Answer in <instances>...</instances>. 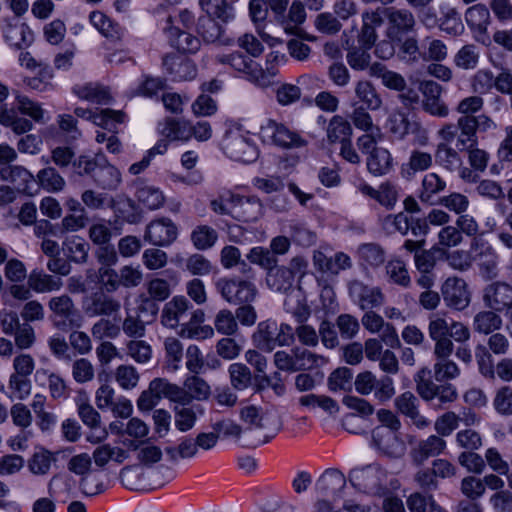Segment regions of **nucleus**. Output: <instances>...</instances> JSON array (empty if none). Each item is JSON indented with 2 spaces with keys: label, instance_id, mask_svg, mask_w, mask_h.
<instances>
[{
  "label": "nucleus",
  "instance_id": "1",
  "mask_svg": "<svg viewBox=\"0 0 512 512\" xmlns=\"http://www.w3.org/2000/svg\"><path fill=\"white\" fill-rule=\"evenodd\" d=\"M51 160L59 168L72 165V173L79 177H89L93 183L103 189L113 191L118 188L122 178L120 171L112 165L103 153L94 156L75 152L68 146H57L51 151Z\"/></svg>",
  "mask_w": 512,
  "mask_h": 512
},
{
  "label": "nucleus",
  "instance_id": "2",
  "mask_svg": "<svg viewBox=\"0 0 512 512\" xmlns=\"http://www.w3.org/2000/svg\"><path fill=\"white\" fill-rule=\"evenodd\" d=\"M256 348L270 353L276 347H288L294 342L292 327L288 324L263 321L252 335Z\"/></svg>",
  "mask_w": 512,
  "mask_h": 512
},
{
  "label": "nucleus",
  "instance_id": "3",
  "mask_svg": "<svg viewBox=\"0 0 512 512\" xmlns=\"http://www.w3.org/2000/svg\"><path fill=\"white\" fill-rule=\"evenodd\" d=\"M53 326L67 332L81 326V316L73 299L68 294L53 296L47 303Z\"/></svg>",
  "mask_w": 512,
  "mask_h": 512
},
{
  "label": "nucleus",
  "instance_id": "4",
  "mask_svg": "<svg viewBox=\"0 0 512 512\" xmlns=\"http://www.w3.org/2000/svg\"><path fill=\"white\" fill-rule=\"evenodd\" d=\"M215 287L222 298L232 305L252 303L258 293L254 283L237 278H220Z\"/></svg>",
  "mask_w": 512,
  "mask_h": 512
},
{
  "label": "nucleus",
  "instance_id": "5",
  "mask_svg": "<svg viewBox=\"0 0 512 512\" xmlns=\"http://www.w3.org/2000/svg\"><path fill=\"white\" fill-rule=\"evenodd\" d=\"M427 367L421 368L415 375L416 391L425 401L437 399L441 404L451 403L457 398V391L451 384H436L430 377Z\"/></svg>",
  "mask_w": 512,
  "mask_h": 512
},
{
  "label": "nucleus",
  "instance_id": "6",
  "mask_svg": "<svg viewBox=\"0 0 512 512\" xmlns=\"http://www.w3.org/2000/svg\"><path fill=\"white\" fill-rule=\"evenodd\" d=\"M260 136L264 142L284 149L300 148L307 144V141L299 133L274 120H268L261 126Z\"/></svg>",
  "mask_w": 512,
  "mask_h": 512
},
{
  "label": "nucleus",
  "instance_id": "7",
  "mask_svg": "<svg viewBox=\"0 0 512 512\" xmlns=\"http://www.w3.org/2000/svg\"><path fill=\"white\" fill-rule=\"evenodd\" d=\"M356 391L361 395H369L372 392L376 399L384 402L395 395L394 381L389 376L377 378L371 371L359 373L354 381Z\"/></svg>",
  "mask_w": 512,
  "mask_h": 512
},
{
  "label": "nucleus",
  "instance_id": "8",
  "mask_svg": "<svg viewBox=\"0 0 512 512\" xmlns=\"http://www.w3.org/2000/svg\"><path fill=\"white\" fill-rule=\"evenodd\" d=\"M387 18V36L391 40L400 41L403 36L413 33L416 27L414 14L406 8L388 7L381 9Z\"/></svg>",
  "mask_w": 512,
  "mask_h": 512
},
{
  "label": "nucleus",
  "instance_id": "9",
  "mask_svg": "<svg viewBox=\"0 0 512 512\" xmlns=\"http://www.w3.org/2000/svg\"><path fill=\"white\" fill-rule=\"evenodd\" d=\"M482 300L486 308L498 313L512 312V285L504 281H495L483 289Z\"/></svg>",
  "mask_w": 512,
  "mask_h": 512
},
{
  "label": "nucleus",
  "instance_id": "10",
  "mask_svg": "<svg viewBox=\"0 0 512 512\" xmlns=\"http://www.w3.org/2000/svg\"><path fill=\"white\" fill-rule=\"evenodd\" d=\"M386 471L377 465L353 469L349 479L353 486L368 493L378 492L386 481Z\"/></svg>",
  "mask_w": 512,
  "mask_h": 512
},
{
  "label": "nucleus",
  "instance_id": "11",
  "mask_svg": "<svg viewBox=\"0 0 512 512\" xmlns=\"http://www.w3.org/2000/svg\"><path fill=\"white\" fill-rule=\"evenodd\" d=\"M372 444L384 456L399 458L404 455L406 446L394 432L386 427H375L372 431Z\"/></svg>",
  "mask_w": 512,
  "mask_h": 512
},
{
  "label": "nucleus",
  "instance_id": "12",
  "mask_svg": "<svg viewBox=\"0 0 512 512\" xmlns=\"http://www.w3.org/2000/svg\"><path fill=\"white\" fill-rule=\"evenodd\" d=\"M464 19L475 39L487 44L489 42L487 31L492 20L489 8L483 3L473 4L466 9Z\"/></svg>",
  "mask_w": 512,
  "mask_h": 512
},
{
  "label": "nucleus",
  "instance_id": "13",
  "mask_svg": "<svg viewBox=\"0 0 512 512\" xmlns=\"http://www.w3.org/2000/svg\"><path fill=\"white\" fill-rule=\"evenodd\" d=\"M419 91L422 93V108L425 112L436 117H446L449 113L447 105L442 101L443 88L432 80H423L419 83Z\"/></svg>",
  "mask_w": 512,
  "mask_h": 512
},
{
  "label": "nucleus",
  "instance_id": "14",
  "mask_svg": "<svg viewBox=\"0 0 512 512\" xmlns=\"http://www.w3.org/2000/svg\"><path fill=\"white\" fill-rule=\"evenodd\" d=\"M217 60L221 64H227L234 70L246 74L248 78L258 85H266L267 79L257 63L240 52H233L227 55H219Z\"/></svg>",
  "mask_w": 512,
  "mask_h": 512
},
{
  "label": "nucleus",
  "instance_id": "15",
  "mask_svg": "<svg viewBox=\"0 0 512 512\" xmlns=\"http://www.w3.org/2000/svg\"><path fill=\"white\" fill-rule=\"evenodd\" d=\"M225 150L231 158L245 163L253 162L258 157L257 147L247 136L238 132L226 134Z\"/></svg>",
  "mask_w": 512,
  "mask_h": 512
},
{
  "label": "nucleus",
  "instance_id": "16",
  "mask_svg": "<svg viewBox=\"0 0 512 512\" xmlns=\"http://www.w3.org/2000/svg\"><path fill=\"white\" fill-rule=\"evenodd\" d=\"M190 302L183 296H175L168 301L161 311V324L169 329L183 327L188 318Z\"/></svg>",
  "mask_w": 512,
  "mask_h": 512
},
{
  "label": "nucleus",
  "instance_id": "17",
  "mask_svg": "<svg viewBox=\"0 0 512 512\" xmlns=\"http://www.w3.org/2000/svg\"><path fill=\"white\" fill-rule=\"evenodd\" d=\"M177 238V227L168 218L150 222L144 234V240L154 246H169Z\"/></svg>",
  "mask_w": 512,
  "mask_h": 512
},
{
  "label": "nucleus",
  "instance_id": "18",
  "mask_svg": "<svg viewBox=\"0 0 512 512\" xmlns=\"http://www.w3.org/2000/svg\"><path fill=\"white\" fill-rule=\"evenodd\" d=\"M443 299L448 307L462 310L468 306L470 295L465 281L458 277H449L441 286Z\"/></svg>",
  "mask_w": 512,
  "mask_h": 512
},
{
  "label": "nucleus",
  "instance_id": "19",
  "mask_svg": "<svg viewBox=\"0 0 512 512\" xmlns=\"http://www.w3.org/2000/svg\"><path fill=\"white\" fill-rule=\"evenodd\" d=\"M349 294L362 310H372L384 302V295L378 287H369L354 280L349 284Z\"/></svg>",
  "mask_w": 512,
  "mask_h": 512
},
{
  "label": "nucleus",
  "instance_id": "20",
  "mask_svg": "<svg viewBox=\"0 0 512 512\" xmlns=\"http://www.w3.org/2000/svg\"><path fill=\"white\" fill-rule=\"evenodd\" d=\"M446 448V441L438 435L420 440L410 451L412 463L422 466L429 458L440 455Z\"/></svg>",
  "mask_w": 512,
  "mask_h": 512
},
{
  "label": "nucleus",
  "instance_id": "21",
  "mask_svg": "<svg viewBox=\"0 0 512 512\" xmlns=\"http://www.w3.org/2000/svg\"><path fill=\"white\" fill-rule=\"evenodd\" d=\"M83 309L90 317L111 316L121 309V302L104 293H94L83 302Z\"/></svg>",
  "mask_w": 512,
  "mask_h": 512
},
{
  "label": "nucleus",
  "instance_id": "22",
  "mask_svg": "<svg viewBox=\"0 0 512 512\" xmlns=\"http://www.w3.org/2000/svg\"><path fill=\"white\" fill-rule=\"evenodd\" d=\"M381 8H376L371 11H364L361 15L362 26L358 34V42L366 48H372L377 39V28L381 27L384 23Z\"/></svg>",
  "mask_w": 512,
  "mask_h": 512
},
{
  "label": "nucleus",
  "instance_id": "23",
  "mask_svg": "<svg viewBox=\"0 0 512 512\" xmlns=\"http://www.w3.org/2000/svg\"><path fill=\"white\" fill-rule=\"evenodd\" d=\"M395 406L397 410L408 417L412 424L418 429H425L430 421L422 415L418 409V399L412 392H404L396 397Z\"/></svg>",
  "mask_w": 512,
  "mask_h": 512
},
{
  "label": "nucleus",
  "instance_id": "24",
  "mask_svg": "<svg viewBox=\"0 0 512 512\" xmlns=\"http://www.w3.org/2000/svg\"><path fill=\"white\" fill-rule=\"evenodd\" d=\"M151 390L157 395L159 400L167 398L170 401L187 405L191 403V397L181 386L171 383L165 378H155L150 383Z\"/></svg>",
  "mask_w": 512,
  "mask_h": 512
},
{
  "label": "nucleus",
  "instance_id": "25",
  "mask_svg": "<svg viewBox=\"0 0 512 512\" xmlns=\"http://www.w3.org/2000/svg\"><path fill=\"white\" fill-rule=\"evenodd\" d=\"M355 97L362 106L371 111L379 110L383 105V100L377 92L375 86L368 80L362 79L355 83Z\"/></svg>",
  "mask_w": 512,
  "mask_h": 512
},
{
  "label": "nucleus",
  "instance_id": "26",
  "mask_svg": "<svg viewBox=\"0 0 512 512\" xmlns=\"http://www.w3.org/2000/svg\"><path fill=\"white\" fill-rule=\"evenodd\" d=\"M172 18L168 17L167 23L170 24ZM165 31L169 37L170 43L177 50L184 53H194L199 49L200 42L198 38L190 33L180 31L179 28L168 25Z\"/></svg>",
  "mask_w": 512,
  "mask_h": 512
},
{
  "label": "nucleus",
  "instance_id": "27",
  "mask_svg": "<svg viewBox=\"0 0 512 512\" xmlns=\"http://www.w3.org/2000/svg\"><path fill=\"white\" fill-rule=\"evenodd\" d=\"M503 326V320L498 312L488 309L478 312L473 318V329L483 335H491L499 331Z\"/></svg>",
  "mask_w": 512,
  "mask_h": 512
},
{
  "label": "nucleus",
  "instance_id": "28",
  "mask_svg": "<svg viewBox=\"0 0 512 512\" xmlns=\"http://www.w3.org/2000/svg\"><path fill=\"white\" fill-rule=\"evenodd\" d=\"M163 64L175 80L186 81L196 76V67L188 59L177 56H166Z\"/></svg>",
  "mask_w": 512,
  "mask_h": 512
},
{
  "label": "nucleus",
  "instance_id": "29",
  "mask_svg": "<svg viewBox=\"0 0 512 512\" xmlns=\"http://www.w3.org/2000/svg\"><path fill=\"white\" fill-rule=\"evenodd\" d=\"M28 286L36 293H50L60 290L63 281L43 271L33 270L28 276Z\"/></svg>",
  "mask_w": 512,
  "mask_h": 512
},
{
  "label": "nucleus",
  "instance_id": "30",
  "mask_svg": "<svg viewBox=\"0 0 512 512\" xmlns=\"http://www.w3.org/2000/svg\"><path fill=\"white\" fill-rule=\"evenodd\" d=\"M367 169L374 176H383L393 168V158L386 148L379 147L371 150L367 157Z\"/></svg>",
  "mask_w": 512,
  "mask_h": 512
},
{
  "label": "nucleus",
  "instance_id": "31",
  "mask_svg": "<svg viewBox=\"0 0 512 512\" xmlns=\"http://www.w3.org/2000/svg\"><path fill=\"white\" fill-rule=\"evenodd\" d=\"M266 283L272 291L287 293L293 287L294 278L286 266H277L276 264L267 272Z\"/></svg>",
  "mask_w": 512,
  "mask_h": 512
},
{
  "label": "nucleus",
  "instance_id": "32",
  "mask_svg": "<svg viewBox=\"0 0 512 512\" xmlns=\"http://www.w3.org/2000/svg\"><path fill=\"white\" fill-rule=\"evenodd\" d=\"M199 5L210 17L223 23L234 19V8L227 0H199Z\"/></svg>",
  "mask_w": 512,
  "mask_h": 512
},
{
  "label": "nucleus",
  "instance_id": "33",
  "mask_svg": "<svg viewBox=\"0 0 512 512\" xmlns=\"http://www.w3.org/2000/svg\"><path fill=\"white\" fill-rule=\"evenodd\" d=\"M74 93L79 98L96 104H108L111 100L109 89L97 83L76 86Z\"/></svg>",
  "mask_w": 512,
  "mask_h": 512
},
{
  "label": "nucleus",
  "instance_id": "34",
  "mask_svg": "<svg viewBox=\"0 0 512 512\" xmlns=\"http://www.w3.org/2000/svg\"><path fill=\"white\" fill-rule=\"evenodd\" d=\"M294 358L299 371H306L319 368L328 362V359L300 346L293 347Z\"/></svg>",
  "mask_w": 512,
  "mask_h": 512
},
{
  "label": "nucleus",
  "instance_id": "35",
  "mask_svg": "<svg viewBox=\"0 0 512 512\" xmlns=\"http://www.w3.org/2000/svg\"><path fill=\"white\" fill-rule=\"evenodd\" d=\"M327 139L330 143L347 141L352 134V127L348 120L340 115H335L328 123Z\"/></svg>",
  "mask_w": 512,
  "mask_h": 512
},
{
  "label": "nucleus",
  "instance_id": "36",
  "mask_svg": "<svg viewBox=\"0 0 512 512\" xmlns=\"http://www.w3.org/2000/svg\"><path fill=\"white\" fill-rule=\"evenodd\" d=\"M136 197L141 204L150 210L159 209L165 202L164 194L158 187L144 183L137 188Z\"/></svg>",
  "mask_w": 512,
  "mask_h": 512
},
{
  "label": "nucleus",
  "instance_id": "37",
  "mask_svg": "<svg viewBox=\"0 0 512 512\" xmlns=\"http://www.w3.org/2000/svg\"><path fill=\"white\" fill-rule=\"evenodd\" d=\"M4 179L10 180L19 191L30 193V185L35 183V178L22 166H10L2 171Z\"/></svg>",
  "mask_w": 512,
  "mask_h": 512
},
{
  "label": "nucleus",
  "instance_id": "38",
  "mask_svg": "<svg viewBox=\"0 0 512 512\" xmlns=\"http://www.w3.org/2000/svg\"><path fill=\"white\" fill-rule=\"evenodd\" d=\"M40 186L48 192H60L64 189L66 181L54 167H46L37 173Z\"/></svg>",
  "mask_w": 512,
  "mask_h": 512
},
{
  "label": "nucleus",
  "instance_id": "39",
  "mask_svg": "<svg viewBox=\"0 0 512 512\" xmlns=\"http://www.w3.org/2000/svg\"><path fill=\"white\" fill-rule=\"evenodd\" d=\"M67 257L75 263L83 264L88 260L89 244L82 238L72 236L63 243Z\"/></svg>",
  "mask_w": 512,
  "mask_h": 512
},
{
  "label": "nucleus",
  "instance_id": "40",
  "mask_svg": "<svg viewBox=\"0 0 512 512\" xmlns=\"http://www.w3.org/2000/svg\"><path fill=\"white\" fill-rule=\"evenodd\" d=\"M410 512H441L432 494L414 492L406 500Z\"/></svg>",
  "mask_w": 512,
  "mask_h": 512
},
{
  "label": "nucleus",
  "instance_id": "41",
  "mask_svg": "<svg viewBox=\"0 0 512 512\" xmlns=\"http://www.w3.org/2000/svg\"><path fill=\"white\" fill-rule=\"evenodd\" d=\"M231 387L237 391L246 390L252 383L251 370L242 363H233L228 368Z\"/></svg>",
  "mask_w": 512,
  "mask_h": 512
},
{
  "label": "nucleus",
  "instance_id": "42",
  "mask_svg": "<svg viewBox=\"0 0 512 512\" xmlns=\"http://www.w3.org/2000/svg\"><path fill=\"white\" fill-rule=\"evenodd\" d=\"M165 361L170 371H177L183 358V345L176 337H167L164 340Z\"/></svg>",
  "mask_w": 512,
  "mask_h": 512
},
{
  "label": "nucleus",
  "instance_id": "43",
  "mask_svg": "<svg viewBox=\"0 0 512 512\" xmlns=\"http://www.w3.org/2000/svg\"><path fill=\"white\" fill-rule=\"evenodd\" d=\"M125 347L127 355L138 364H147L152 359L151 345L141 338L128 340Z\"/></svg>",
  "mask_w": 512,
  "mask_h": 512
},
{
  "label": "nucleus",
  "instance_id": "44",
  "mask_svg": "<svg viewBox=\"0 0 512 512\" xmlns=\"http://www.w3.org/2000/svg\"><path fill=\"white\" fill-rule=\"evenodd\" d=\"M188 395L191 397V401L193 399L196 400H206L211 395V387L207 383V381L198 376V374H193L187 377L184 381L183 387Z\"/></svg>",
  "mask_w": 512,
  "mask_h": 512
},
{
  "label": "nucleus",
  "instance_id": "45",
  "mask_svg": "<svg viewBox=\"0 0 512 512\" xmlns=\"http://www.w3.org/2000/svg\"><path fill=\"white\" fill-rule=\"evenodd\" d=\"M436 161L449 171H454L461 166V158L458 152L447 143H439L435 151Z\"/></svg>",
  "mask_w": 512,
  "mask_h": 512
},
{
  "label": "nucleus",
  "instance_id": "46",
  "mask_svg": "<svg viewBox=\"0 0 512 512\" xmlns=\"http://www.w3.org/2000/svg\"><path fill=\"white\" fill-rule=\"evenodd\" d=\"M370 49L371 48H366L362 45L352 46L348 49L346 60L352 70L364 71L368 69L371 62V54L369 53Z\"/></svg>",
  "mask_w": 512,
  "mask_h": 512
},
{
  "label": "nucleus",
  "instance_id": "47",
  "mask_svg": "<svg viewBox=\"0 0 512 512\" xmlns=\"http://www.w3.org/2000/svg\"><path fill=\"white\" fill-rule=\"evenodd\" d=\"M217 239L216 230L207 225L197 226L191 234V241L198 250L211 248Z\"/></svg>",
  "mask_w": 512,
  "mask_h": 512
},
{
  "label": "nucleus",
  "instance_id": "48",
  "mask_svg": "<svg viewBox=\"0 0 512 512\" xmlns=\"http://www.w3.org/2000/svg\"><path fill=\"white\" fill-rule=\"evenodd\" d=\"M115 381L124 390L134 389L139 382L140 375L133 365H119L114 372Z\"/></svg>",
  "mask_w": 512,
  "mask_h": 512
},
{
  "label": "nucleus",
  "instance_id": "49",
  "mask_svg": "<svg viewBox=\"0 0 512 512\" xmlns=\"http://www.w3.org/2000/svg\"><path fill=\"white\" fill-rule=\"evenodd\" d=\"M446 187V182L436 173H428L422 180V189L420 199L424 202H430L432 197L442 192Z\"/></svg>",
  "mask_w": 512,
  "mask_h": 512
},
{
  "label": "nucleus",
  "instance_id": "50",
  "mask_svg": "<svg viewBox=\"0 0 512 512\" xmlns=\"http://www.w3.org/2000/svg\"><path fill=\"white\" fill-rule=\"evenodd\" d=\"M216 331L225 336H232L238 331V323L235 314L228 309L220 310L214 318Z\"/></svg>",
  "mask_w": 512,
  "mask_h": 512
},
{
  "label": "nucleus",
  "instance_id": "51",
  "mask_svg": "<svg viewBox=\"0 0 512 512\" xmlns=\"http://www.w3.org/2000/svg\"><path fill=\"white\" fill-rule=\"evenodd\" d=\"M146 324L148 323L142 320L139 315H133L128 311L122 321L121 329L130 340L138 339L145 336Z\"/></svg>",
  "mask_w": 512,
  "mask_h": 512
},
{
  "label": "nucleus",
  "instance_id": "52",
  "mask_svg": "<svg viewBox=\"0 0 512 512\" xmlns=\"http://www.w3.org/2000/svg\"><path fill=\"white\" fill-rule=\"evenodd\" d=\"M479 61V53L475 45H464L454 56V64L464 70L476 68Z\"/></svg>",
  "mask_w": 512,
  "mask_h": 512
},
{
  "label": "nucleus",
  "instance_id": "53",
  "mask_svg": "<svg viewBox=\"0 0 512 512\" xmlns=\"http://www.w3.org/2000/svg\"><path fill=\"white\" fill-rule=\"evenodd\" d=\"M433 370L437 382L453 380L460 375L458 365L450 358L436 360Z\"/></svg>",
  "mask_w": 512,
  "mask_h": 512
},
{
  "label": "nucleus",
  "instance_id": "54",
  "mask_svg": "<svg viewBox=\"0 0 512 512\" xmlns=\"http://www.w3.org/2000/svg\"><path fill=\"white\" fill-rule=\"evenodd\" d=\"M71 373L75 382L79 384L88 383L95 377L94 366L91 361L86 358H79L73 361Z\"/></svg>",
  "mask_w": 512,
  "mask_h": 512
},
{
  "label": "nucleus",
  "instance_id": "55",
  "mask_svg": "<svg viewBox=\"0 0 512 512\" xmlns=\"http://www.w3.org/2000/svg\"><path fill=\"white\" fill-rule=\"evenodd\" d=\"M386 274L390 281L403 287H407L411 282L405 263L399 259L387 263Z\"/></svg>",
  "mask_w": 512,
  "mask_h": 512
},
{
  "label": "nucleus",
  "instance_id": "56",
  "mask_svg": "<svg viewBox=\"0 0 512 512\" xmlns=\"http://www.w3.org/2000/svg\"><path fill=\"white\" fill-rule=\"evenodd\" d=\"M119 287L135 288L143 281V273L139 266L124 265L118 270Z\"/></svg>",
  "mask_w": 512,
  "mask_h": 512
},
{
  "label": "nucleus",
  "instance_id": "57",
  "mask_svg": "<svg viewBox=\"0 0 512 512\" xmlns=\"http://www.w3.org/2000/svg\"><path fill=\"white\" fill-rule=\"evenodd\" d=\"M428 335L431 340H438L449 336L450 323L440 313H433L428 318Z\"/></svg>",
  "mask_w": 512,
  "mask_h": 512
},
{
  "label": "nucleus",
  "instance_id": "58",
  "mask_svg": "<svg viewBox=\"0 0 512 512\" xmlns=\"http://www.w3.org/2000/svg\"><path fill=\"white\" fill-rule=\"evenodd\" d=\"M432 164L433 157L431 153L415 149L411 151L406 166L408 168V174H415L428 170Z\"/></svg>",
  "mask_w": 512,
  "mask_h": 512
},
{
  "label": "nucleus",
  "instance_id": "59",
  "mask_svg": "<svg viewBox=\"0 0 512 512\" xmlns=\"http://www.w3.org/2000/svg\"><path fill=\"white\" fill-rule=\"evenodd\" d=\"M159 313L158 301L151 296L141 293L137 297V315L143 316L149 324L153 322Z\"/></svg>",
  "mask_w": 512,
  "mask_h": 512
},
{
  "label": "nucleus",
  "instance_id": "60",
  "mask_svg": "<svg viewBox=\"0 0 512 512\" xmlns=\"http://www.w3.org/2000/svg\"><path fill=\"white\" fill-rule=\"evenodd\" d=\"M165 451L172 461H177L179 458H193L198 452V447L195 439L185 438L177 447H168Z\"/></svg>",
  "mask_w": 512,
  "mask_h": 512
},
{
  "label": "nucleus",
  "instance_id": "61",
  "mask_svg": "<svg viewBox=\"0 0 512 512\" xmlns=\"http://www.w3.org/2000/svg\"><path fill=\"white\" fill-rule=\"evenodd\" d=\"M123 118L121 111L103 109L99 113H93L91 120L95 125L111 131L115 129L116 123L123 122Z\"/></svg>",
  "mask_w": 512,
  "mask_h": 512
},
{
  "label": "nucleus",
  "instance_id": "62",
  "mask_svg": "<svg viewBox=\"0 0 512 512\" xmlns=\"http://www.w3.org/2000/svg\"><path fill=\"white\" fill-rule=\"evenodd\" d=\"M335 325L343 339L354 338L360 330V324L356 317L350 314H340L335 321Z\"/></svg>",
  "mask_w": 512,
  "mask_h": 512
},
{
  "label": "nucleus",
  "instance_id": "63",
  "mask_svg": "<svg viewBox=\"0 0 512 512\" xmlns=\"http://www.w3.org/2000/svg\"><path fill=\"white\" fill-rule=\"evenodd\" d=\"M361 259L372 267H378L385 261V252L377 244L367 243L359 248Z\"/></svg>",
  "mask_w": 512,
  "mask_h": 512
},
{
  "label": "nucleus",
  "instance_id": "64",
  "mask_svg": "<svg viewBox=\"0 0 512 512\" xmlns=\"http://www.w3.org/2000/svg\"><path fill=\"white\" fill-rule=\"evenodd\" d=\"M409 124L407 115L400 109H395L389 114L387 126L392 134L404 137L408 133Z\"/></svg>",
  "mask_w": 512,
  "mask_h": 512
}]
</instances>
